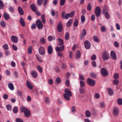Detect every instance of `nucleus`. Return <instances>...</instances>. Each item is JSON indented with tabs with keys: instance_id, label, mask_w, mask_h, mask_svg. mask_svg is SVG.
<instances>
[{
	"instance_id": "nucleus-42",
	"label": "nucleus",
	"mask_w": 122,
	"mask_h": 122,
	"mask_svg": "<svg viewBox=\"0 0 122 122\" xmlns=\"http://www.w3.org/2000/svg\"><path fill=\"white\" fill-rule=\"evenodd\" d=\"M113 78L115 79H117L119 78V75L117 73H115L113 75Z\"/></svg>"
},
{
	"instance_id": "nucleus-6",
	"label": "nucleus",
	"mask_w": 122,
	"mask_h": 122,
	"mask_svg": "<svg viewBox=\"0 0 122 122\" xmlns=\"http://www.w3.org/2000/svg\"><path fill=\"white\" fill-rule=\"evenodd\" d=\"M87 32L86 30L84 29L82 30V32L80 34V38L81 40H82L83 38L86 36V34Z\"/></svg>"
},
{
	"instance_id": "nucleus-33",
	"label": "nucleus",
	"mask_w": 122,
	"mask_h": 122,
	"mask_svg": "<svg viewBox=\"0 0 122 122\" xmlns=\"http://www.w3.org/2000/svg\"><path fill=\"white\" fill-rule=\"evenodd\" d=\"M40 42L42 44H45V40L44 38H41L40 40Z\"/></svg>"
},
{
	"instance_id": "nucleus-23",
	"label": "nucleus",
	"mask_w": 122,
	"mask_h": 122,
	"mask_svg": "<svg viewBox=\"0 0 122 122\" xmlns=\"http://www.w3.org/2000/svg\"><path fill=\"white\" fill-rule=\"evenodd\" d=\"M108 10V9L107 6L106 5H104L102 11V14L105 13V12H107Z\"/></svg>"
},
{
	"instance_id": "nucleus-36",
	"label": "nucleus",
	"mask_w": 122,
	"mask_h": 122,
	"mask_svg": "<svg viewBox=\"0 0 122 122\" xmlns=\"http://www.w3.org/2000/svg\"><path fill=\"white\" fill-rule=\"evenodd\" d=\"M73 26L75 27L77 26L78 25V20L77 19H76L73 23Z\"/></svg>"
},
{
	"instance_id": "nucleus-13",
	"label": "nucleus",
	"mask_w": 122,
	"mask_h": 122,
	"mask_svg": "<svg viewBox=\"0 0 122 122\" xmlns=\"http://www.w3.org/2000/svg\"><path fill=\"white\" fill-rule=\"evenodd\" d=\"M113 114L115 116H117L119 113V110L118 108L117 107H114L113 110Z\"/></svg>"
},
{
	"instance_id": "nucleus-38",
	"label": "nucleus",
	"mask_w": 122,
	"mask_h": 122,
	"mask_svg": "<svg viewBox=\"0 0 122 122\" xmlns=\"http://www.w3.org/2000/svg\"><path fill=\"white\" fill-rule=\"evenodd\" d=\"M108 93L110 96H112L113 94V91L111 89L109 88L108 90Z\"/></svg>"
},
{
	"instance_id": "nucleus-43",
	"label": "nucleus",
	"mask_w": 122,
	"mask_h": 122,
	"mask_svg": "<svg viewBox=\"0 0 122 122\" xmlns=\"http://www.w3.org/2000/svg\"><path fill=\"white\" fill-rule=\"evenodd\" d=\"M43 0H37V4L39 6L41 5L43 3Z\"/></svg>"
},
{
	"instance_id": "nucleus-59",
	"label": "nucleus",
	"mask_w": 122,
	"mask_h": 122,
	"mask_svg": "<svg viewBox=\"0 0 122 122\" xmlns=\"http://www.w3.org/2000/svg\"><path fill=\"white\" fill-rule=\"evenodd\" d=\"M95 15L97 17H99L100 15L101 12H95Z\"/></svg>"
},
{
	"instance_id": "nucleus-41",
	"label": "nucleus",
	"mask_w": 122,
	"mask_h": 122,
	"mask_svg": "<svg viewBox=\"0 0 122 122\" xmlns=\"http://www.w3.org/2000/svg\"><path fill=\"white\" fill-rule=\"evenodd\" d=\"M90 76L92 77L95 78H96L97 75L96 74L94 73H91L90 74Z\"/></svg>"
},
{
	"instance_id": "nucleus-37",
	"label": "nucleus",
	"mask_w": 122,
	"mask_h": 122,
	"mask_svg": "<svg viewBox=\"0 0 122 122\" xmlns=\"http://www.w3.org/2000/svg\"><path fill=\"white\" fill-rule=\"evenodd\" d=\"M117 102L119 105H122V99L121 98H118L117 100Z\"/></svg>"
},
{
	"instance_id": "nucleus-19",
	"label": "nucleus",
	"mask_w": 122,
	"mask_h": 122,
	"mask_svg": "<svg viewBox=\"0 0 122 122\" xmlns=\"http://www.w3.org/2000/svg\"><path fill=\"white\" fill-rule=\"evenodd\" d=\"M26 84L28 88L30 90H31L32 89L33 86L32 84L28 81H27Z\"/></svg>"
},
{
	"instance_id": "nucleus-17",
	"label": "nucleus",
	"mask_w": 122,
	"mask_h": 122,
	"mask_svg": "<svg viewBox=\"0 0 122 122\" xmlns=\"http://www.w3.org/2000/svg\"><path fill=\"white\" fill-rule=\"evenodd\" d=\"M4 18L6 20H8L10 18L9 15L7 13L4 12L3 14Z\"/></svg>"
},
{
	"instance_id": "nucleus-16",
	"label": "nucleus",
	"mask_w": 122,
	"mask_h": 122,
	"mask_svg": "<svg viewBox=\"0 0 122 122\" xmlns=\"http://www.w3.org/2000/svg\"><path fill=\"white\" fill-rule=\"evenodd\" d=\"M65 93L64 94L68 95L69 96H72L71 92L69 89L67 88L65 90Z\"/></svg>"
},
{
	"instance_id": "nucleus-5",
	"label": "nucleus",
	"mask_w": 122,
	"mask_h": 122,
	"mask_svg": "<svg viewBox=\"0 0 122 122\" xmlns=\"http://www.w3.org/2000/svg\"><path fill=\"white\" fill-rule=\"evenodd\" d=\"M40 54L41 55H44L45 54V48L42 46L40 47L38 49Z\"/></svg>"
},
{
	"instance_id": "nucleus-2",
	"label": "nucleus",
	"mask_w": 122,
	"mask_h": 122,
	"mask_svg": "<svg viewBox=\"0 0 122 122\" xmlns=\"http://www.w3.org/2000/svg\"><path fill=\"white\" fill-rule=\"evenodd\" d=\"M86 82L88 85L92 86H94L96 84L95 80L90 78H88L87 79Z\"/></svg>"
},
{
	"instance_id": "nucleus-49",
	"label": "nucleus",
	"mask_w": 122,
	"mask_h": 122,
	"mask_svg": "<svg viewBox=\"0 0 122 122\" xmlns=\"http://www.w3.org/2000/svg\"><path fill=\"white\" fill-rule=\"evenodd\" d=\"M101 30L102 32H104L106 31V28L104 26H102L101 28Z\"/></svg>"
},
{
	"instance_id": "nucleus-46",
	"label": "nucleus",
	"mask_w": 122,
	"mask_h": 122,
	"mask_svg": "<svg viewBox=\"0 0 122 122\" xmlns=\"http://www.w3.org/2000/svg\"><path fill=\"white\" fill-rule=\"evenodd\" d=\"M80 83L81 87H83L85 86V83L84 81H80Z\"/></svg>"
},
{
	"instance_id": "nucleus-31",
	"label": "nucleus",
	"mask_w": 122,
	"mask_h": 122,
	"mask_svg": "<svg viewBox=\"0 0 122 122\" xmlns=\"http://www.w3.org/2000/svg\"><path fill=\"white\" fill-rule=\"evenodd\" d=\"M103 14L105 15V17L106 19H108L110 18V15L108 12H105V13Z\"/></svg>"
},
{
	"instance_id": "nucleus-32",
	"label": "nucleus",
	"mask_w": 122,
	"mask_h": 122,
	"mask_svg": "<svg viewBox=\"0 0 122 122\" xmlns=\"http://www.w3.org/2000/svg\"><path fill=\"white\" fill-rule=\"evenodd\" d=\"M37 69L38 71L40 73H42V69L41 67L39 65H38L37 66Z\"/></svg>"
},
{
	"instance_id": "nucleus-22",
	"label": "nucleus",
	"mask_w": 122,
	"mask_h": 122,
	"mask_svg": "<svg viewBox=\"0 0 122 122\" xmlns=\"http://www.w3.org/2000/svg\"><path fill=\"white\" fill-rule=\"evenodd\" d=\"M48 40L49 41H51L52 40H54L56 39V37L54 36H49L48 37Z\"/></svg>"
},
{
	"instance_id": "nucleus-60",
	"label": "nucleus",
	"mask_w": 122,
	"mask_h": 122,
	"mask_svg": "<svg viewBox=\"0 0 122 122\" xmlns=\"http://www.w3.org/2000/svg\"><path fill=\"white\" fill-rule=\"evenodd\" d=\"M114 46L116 47H118L119 46V43L117 41H114Z\"/></svg>"
},
{
	"instance_id": "nucleus-15",
	"label": "nucleus",
	"mask_w": 122,
	"mask_h": 122,
	"mask_svg": "<svg viewBox=\"0 0 122 122\" xmlns=\"http://www.w3.org/2000/svg\"><path fill=\"white\" fill-rule=\"evenodd\" d=\"M17 9L20 14L21 15H22L24 14V12L22 8L20 6L18 7Z\"/></svg>"
},
{
	"instance_id": "nucleus-64",
	"label": "nucleus",
	"mask_w": 122,
	"mask_h": 122,
	"mask_svg": "<svg viewBox=\"0 0 122 122\" xmlns=\"http://www.w3.org/2000/svg\"><path fill=\"white\" fill-rule=\"evenodd\" d=\"M51 13L52 16H54L55 15V11L53 9H51Z\"/></svg>"
},
{
	"instance_id": "nucleus-30",
	"label": "nucleus",
	"mask_w": 122,
	"mask_h": 122,
	"mask_svg": "<svg viewBox=\"0 0 122 122\" xmlns=\"http://www.w3.org/2000/svg\"><path fill=\"white\" fill-rule=\"evenodd\" d=\"M70 35L68 32H66L65 35V40H68L69 38Z\"/></svg>"
},
{
	"instance_id": "nucleus-29",
	"label": "nucleus",
	"mask_w": 122,
	"mask_h": 122,
	"mask_svg": "<svg viewBox=\"0 0 122 122\" xmlns=\"http://www.w3.org/2000/svg\"><path fill=\"white\" fill-rule=\"evenodd\" d=\"M8 86L9 88L12 90H13L14 89V88L13 84L11 83H10L8 84Z\"/></svg>"
},
{
	"instance_id": "nucleus-44",
	"label": "nucleus",
	"mask_w": 122,
	"mask_h": 122,
	"mask_svg": "<svg viewBox=\"0 0 122 122\" xmlns=\"http://www.w3.org/2000/svg\"><path fill=\"white\" fill-rule=\"evenodd\" d=\"M119 83V81L117 79H115L113 80V83L115 85Z\"/></svg>"
},
{
	"instance_id": "nucleus-52",
	"label": "nucleus",
	"mask_w": 122,
	"mask_h": 122,
	"mask_svg": "<svg viewBox=\"0 0 122 122\" xmlns=\"http://www.w3.org/2000/svg\"><path fill=\"white\" fill-rule=\"evenodd\" d=\"M8 9L9 11L10 12H13L14 10V9L13 7L11 6H10V7H9L8 8Z\"/></svg>"
},
{
	"instance_id": "nucleus-45",
	"label": "nucleus",
	"mask_w": 122,
	"mask_h": 122,
	"mask_svg": "<svg viewBox=\"0 0 122 122\" xmlns=\"http://www.w3.org/2000/svg\"><path fill=\"white\" fill-rule=\"evenodd\" d=\"M101 12V9L100 7L97 6L95 9V12Z\"/></svg>"
},
{
	"instance_id": "nucleus-47",
	"label": "nucleus",
	"mask_w": 122,
	"mask_h": 122,
	"mask_svg": "<svg viewBox=\"0 0 122 122\" xmlns=\"http://www.w3.org/2000/svg\"><path fill=\"white\" fill-rule=\"evenodd\" d=\"M93 39L94 41L97 42H98L99 41V40L97 36H95L93 37Z\"/></svg>"
},
{
	"instance_id": "nucleus-58",
	"label": "nucleus",
	"mask_w": 122,
	"mask_h": 122,
	"mask_svg": "<svg viewBox=\"0 0 122 122\" xmlns=\"http://www.w3.org/2000/svg\"><path fill=\"white\" fill-rule=\"evenodd\" d=\"M92 66L94 67H96L97 65L96 62L95 61H93L92 63Z\"/></svg>"
},
{
	"instance_id": "nucleus-57",
	"label": "nucleus",
	"mask_w": 122,
	"mask_h": 122,
	"mask_svg": "<svg viewBox=\"0 0 122 122\" xmlns=\"http://www.w3.org/2000/svg\"><path fill=\"white\" fill-rule=\"evenodd\" d=\"M65 0H61L60 1V5L61 6L64 5L65 3Z\"/></svg>"
},
{
	"instance_id": "nucleus-18",
	"label": "nucleus",
	"mask_w": 122,
	"mask_h": 122,
	"mask_svg": "<svg viewBox=\"0 0 122 122\" xmlns=\"http://www.w3.org/2000/svg\"><path fill=\"white\" fill-rule=\"evenodd\" d=\"M31 74L34 78H36L37 76V73L36 71H33L31 72Z\"/></svg>"
},
{
	"instance_id": "nucleus-35",
	"label": "nucleus",
	"mask_w": 122,
	"mask_h": 122,
	"mask_svg": "<svg viewBox=\"0 0 122 122\" xmlns=\"http://www.w3.org/2000/svg\"><path fill=\"white\" fill-rule=\"evenodd\" d=\"M41 18L42 20V23H45V15L43 14H42L41 16Z\"/></svg>"
},
{
	"instance_id": "nucleus-9",
	"label": "nucleus",
	"mask_w": 122,
	"mask_h": 122,
	"mask_svg": "<svg viewBox=\"0 0 122 122\" xmlns=\"http://www.w3.org/2000/svg\"><path fill=\"white\" fill-rule=\"evenodd\" d=\"M110 55L112 59L114 60L116 59L117 58L116 55L114 51H111Z\"/></svg>"
},
{
	"instance_id": "nucleus-4",
	"label": "nucleus",
	"mask_w": 122,
	"mask_h": 122,
	"mask_svg": "<svg viewBox=\"0 0 122 122\" xmlns=\"http://www.w3.org/2000/svg\"><path fill=\"white\" fill-rule=\"evenodd\" d=\"M36 24L39 29H41L43 28V25L40 20H36Z\"/></svg>"
},
{
	"instance_id": "nucleus-1",
	"label": "nucleus",
	"mask_w": 122,
	"mask_h": 122,
	"mask_svg": "<svg viewBox=\"0 0 122 122\" xmlns=\"http://www.w3.org/2000/svg\"><path fill=\"white\" fill-rule=\"evenodd\" d=\"M20 112L21 113L23 112L24 116L26 117H29L31 113L30 111L24 107H20Z\"/></svg>"
},
{
	"instance_id": "nucleus-34",
	"label": "nucleus",
	"mask_w": 122,
	"mask_h": 122,
	"mask_svg": "<svg viewBox=\"0 0 122 122\" xmlns=\"http://www.w3.org/2000/svg\"><path fill=\"white\" fill-rule=\"evenodd\" d=\"M87 10L89 11L91 10L92 9V5L90 3H88L87 5Z\"/></svg>"
},
{
	"instance_id": "nucleus-26",
	"label": "nucleus",
	"mask_w": 122,
	"mask_h": 122,
	"mask_svg": "<svg viewBox=\"0 0 122 122\" xmlns=\"http://www.w3.org/2000/svg\"><path fill=\"white\" fill-rule=\"evenodd\" d=\"M76 57L77 58H79L81 56V54L79 51L77 50L76 51Z\"/></svg>"
},
{
	"instance_id": "nucleus-28",
	"label": "nucleus",
	"mask_w": 122,
	"mask_h": 122,
	"mask_svg": "<svg viewBox=\"0 0 122 122\" xmlns=\"http://www.w3.org/2000/svg\"><path fill=\"white\" fill-rule=\"evenodd\" d=\"M0 24L2 27H4L6 25L5 23L3 20H2L0 21Z\"/></svg>"
},
{
	"instance_id": "nucleus-63",
	"label": "nucleus",
	"mask_w": 122,
	"mask_h": 122,
	"mask_svg": "<svg viewBox=\"0 0 122 122\" xmlns=\"http://www.w3.org/2000/svg\"><path fill=\"white\" fill-rule=\"evenodd\" d=\"M6 107L8 110L10 111L11 109V106L9 105L8 104L6 106Z\"/></svg>"
},
{
	"instance_id": "nucleus-55",
	"label": "nucleus",
	"mask_w": 122,
	"mask_h": 122,
	"mask_svg": "<svg viewBox=\"0 0 122 122\" xmlns=\"http://www.w3.org/2000/svg\"><path fill=\"white\" fill-rule=\"evenodd\" d=\"M96 56L95 54H94L92 55L91 57V59L92 60H94L96 59Z\"/></svg>"
},
{
	"instance_id": "nucleus-53",
	"label": "nucleus",
	"mask_w": 122,
	"mask_h": 122,
	"mask_svg": "<svg viewBox=\"0 0 122 122\" xmlns=\"http://www.w3.org/2000/svg\"><path fill=\"white\" fill-rule=\"evenodd\" d=\"M85 16L84 15H82L81 17V21L83 23L85 21Z\"/></svg>"
},
{
	"instance_id": "nucleus-3",
	"label": "nucleus",
	"mask_w": 122,
	"mask_h": 122,
	"mask_svg": "<svg viewBox=\"0 0 122 122\" xmlns=\"http://www.w3.org/2000/svg\"><path fill=\"white\" fill-rule=\"evenodd\" d=\"M102 57L103 60H107L110 58L109 54L107 51H105L102 53Z\"/></svg>"
},
{
	"instance_id": "nucleus-25",
	"label": "nucleus",
	"mask_w": 122,
	"mask_h": 122,
	"mask_svg": "<svg viewBox=\"0 0 122 122\" xmlns=\"http://www.w3.org/2000/svg\"><path fill=\"white\" fill-rule=\"evenodd\" d=\"M73 20L72 19H70L68 20L66 24V26L67 27H69L71 26Z\"/></svg>"
},
{
	"instance_id": "nucleus-51",
	"label": "nucleus",
	"mask_w": 122,
	"mask_h": 122,
	"mask_svg": "<svg viewBox=\"0 0 122 122\" xmlns=\"http://www.w3.org/2000/svg\"><path fill=\"white\" fill-rule=\"evenodd\" d=\"M4 8V5L2 1L0 0V9H3Z\"/></svg>"
},
{
	"instance_id": "nucleus-20",
	"label": "nucleus",
	"mask_w": 122,
	"mask_h": 122,
	"mask_svg": "<svg viewBox=\"0 0 122 122\" xmlns=\"http://www.w3.org/2000/svg\"><path fill=\"white\" fill-rule=\"evenodd\" d=\"M85 113L86 116L87 117H89L91 116V113L88 110H87L85 111Z\"/></svg>"
},
{
	"instance_id": "nucleus-24",
	"label": "nucleus",
	"mask_w": 122,
	"mask_h": 122,
	"mask_svg": "<svg viewBox=\"0 0 122 122\" xmlns=\"http://www.w3.org/2000/svg\"><path fill=\"white\" fill-rule=\"evenodd\" d=\"M58 45H62L63 44V40L59 38L58 39Z\"/></svg>"
},
{
	"instance_id": "nucleus-27",
	"label": "nucleus",
	"mask_w": 122,
	"mask_h": 122,
	"mask_svg": "<svg viewBox=\"0 0 122 122\" xmlns=\"http://www.w3.org/2000/svg\"><path fill=\"white\" fill-rule=\"evenodd\" d=\"M63 97L64 98L67 100H70V97L69 96L66 95V94H64L63 95Z\"/></svg>"
},
{
	"instance_id": "nucleus-11",
	"label": "nucleus",
	"mask_w": 122,
	"mask_h": 122,
	"mask_svg": "<svg viewBox=\"0 0 122 122\" xmlns=\"http://www.w3.org/2000/svg\"><path fill=\"white\" fill-rule=\"evenodd\" d=\"M30 7L32 10L34 12L37 11V8L36 5L34 4H32L30 5Z\"/></svg>"
},
{
	"instance_id": "nucleus-7",
	"label": "nucleus",
	"mask_w": 122,
	"mask_h": 122,
	"mask_svg": "<svg viewBox=\"0 0 122 122\" xmlns=\"http://www.w3.org/2000/svg\"><path fill=\"white\" fill-rule=\"evenodd\" d=\"M101 73L103 77H105L107 76V72L106 69L104 68L101 69Z\"/></svg>"
},
{
	"instance_id": "nucleus-40",
	"label": "nucleus",
	"mask_w": 122,
	"mask_h": 122,
	"mask_svg": "<svg viewBox=\"0 0 122 122\" xmlns=\"http://www.w3.org/2000/svg\"><path fill=\"white\" fill-rule=\"evenodd\" d=\"M56 84H59L61 82V80L60 78L58 77H57L56 79Z\"/></svg>"
},
{
	"instance_id": "nucleus-61",
	"label": "nucleus",
	"mask_w": 122,
	"mask_h": 122,
	"mask_svg": "<svg viewBox=\"0 0 122 122\" xmlns=\"http://www.w3.org/2000/svg\"><path fill=\"white\" fill-rule=\"evenodd\" d=\"M61 67L62 69H65L66 68V65L65 63H62L61 64Z\"/></svg>"
},
{
	"instance_id": "nucleus-14",
	"label": "nucleus",
	"mask_w": 122,
	"mask_h": 122,
	"mask_svg": "<svg viewBox=\"0 0 122 122\" xmlns=\"http://www.w3.org/2000/svg\"><path fill=\"white\" fill-rule=\"evenodd\" d=\"M11 39L12 41L14 43H17L18 41V38L14 36H11Z\"/></svg>"
},
{
	"instance_id": "nucleus-12",
	"label": "nucleus",
	"mask_w": 122,
	"mask_h": 122,
	"mask_svg": "<svg viewBox=\"0 0 122 122\" xmlns=\"http://www.w3.org/2000/svg\"><path fill=\"white\" fill-rule=\"evenodd\" d=\"M47 51L48 54L49 55L52 54L53 51V49L52 46H49L47 47Z\"/></svg>"
},
{
	"instance_id": "nucleus-56",
	"label": "nucleus",
	"mask_w": 122,
	"mask_h": 122,
	"mask_svg": "<svg viewBox=\"0 0 122 122\" xmlns=\"http://www.w3.org/2000/svg\"><path fill=\"white\" fill-rule=\"evenodd\" d=\"M75 13V11H73L71 12L70 13H69L70 15V17H73L74 14Z\"/></svg>"
},
{
	"instance_id": "nucleus-62",
	"label": "nucleus",
	"mask_w": 122,
	"mask_h": 122,
	"mask_svg": "<svg viewBox=\"0 0 122 122\" xmlns=\"http://www.w3.org/2000/svg\"><path fill=\"white\" fill-rule=\"evenodd\" d=\"M79 91L81 93H83L85 92L84 89L81 87L80 88Z\"/></svg>"
},
{
	"instance_id": "nucleus-48",
	"label": "nucleus",
	"mask_w": 122,
	"mask_h": 122,
	"mask_svg": "<svg viewBox=\"0 0 122 122\" xmlns=\"http://www.w3.org/2000/svg\"><path fill=\"white\" fill-rule=\"evenodd\" d=\"M3 48L5 50H7L9 48V47L7 44L4 45L3 46Z\"/></svg>"
},
{
	"instance_id": "nucleus-50",
	"label": "nucleus",
	"mask_w": 122,
	"mask_h": 122,
	"mask_svg": "<svg viewBox=\"0 0 122 122\" xmlns=\"http://www.w3.org/2000/svg\"><path fill=\"white\" fill-rule=\"evenodd\" d=\"M13 112L15 113H17L18 111L17 108V107H15L13 110Z\"/></svg>"
},
{
	"instance_id": "nucleus-10",
	"label": "nucleus",
	"mask_w": 122,
	"mask_h": 122,
	"mask_svg": "<svg viewBox=\"0 0 122 122\" xmlns=\"http://www.w3.org/2000/svg\"><path fill=\"white\" fill-rule=\"evenodd\" d=\"M84 44L85 47L86 49H89L90 48L91 44L88 41L86 40L85 41Z\"/></svg>"
},
{
	"instance_id": "nucleus-8",
	"label": "nucleus",
	"mask_w": 122,
	"mask_h": 122,
	"mask_svg": "<svg viewBox=\"0 0 122 122\" xmlns=\"http://www.w3.org/2000/svg\"><path fill=\"white\" fill-rule=\"evenodd\" d=\"M62 28L63 26L61 24V22H59L57 26V29L58 32H61L62 31Z\"/></svg>"
},
{
	"instance_id": "nucleus-21",
	"label": "nucleus",
	"mask_w": 122,
	"mask_h": 122,
	"mask_svg": "<svg viewBox=\"0 0 122 122\" xmlns=\"http://www.w3.org/2000/svg\"><path fill=\"white\" fill-rule=\"evenodd\" d=\"M20 23L23 27H25V24L24 20L22 17L20 18Z\"/></svg>"
},
{
	"instance_id": "nucleus-54",
	"label": "nucleus",
	"mask_w": 122,
	"mask_h": 122,
	"mask_svg": "<svg viewBox=\"0 0 122 122\" xmlns=\"http://www.w3.org/2000/svg\"><path fill=\"white\" fill-rule=\"evenodd\" d=\"M16 122H24L23 120L20 118H17L15 119Z\"/></svg>"
},
{
	"instance_id": "nucleus-39",
	"label": "nucleus",
	"mask_w": 122,
	"mask_h": 122,
	"mask_svg": "<svg viewBox=\"0 0 122 122\" xmlns=\"http://www.w3.org/2000/svg\"><path fill=\"white\" fill-rule=\"evenodd\" d=\"M45 102L46 104H48L50 103V99L47 97H45Z\"/></svg>"
}]
</instances>
